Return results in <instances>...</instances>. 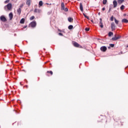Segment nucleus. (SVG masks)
<instances>
[{
  "label": "nucleus",
  "instance_id": "f257e3e1",
  "mask_svg": "<svg viewBox=\"0 0 128 128\" xmlns=\"http://www.w3.org/2000/svg\"><path fill=\"white\" fill-rule=\"evenodd\" d=\"M12 8V4L11 3H8L7 5L5 6L4 9L5 10H10ZM7 8V9H6Z\"/></svg>",
  "mask_w": 128,
  "mask_h": 128
},
{
  "label": "nucleus",
  "instance_id": "f03ea898",
  "mask_svg": "<svg viewBox=\"0 0 128 128\" xmlns=\"http://www.w3.org/2000/svg\"><path fill=\"white\" fill-rule=\"evenodd\" d=\"M61 10H64V12H68V8H66L64 3L62 2L61 3Z\"/></svg>",
  "mask_w": 128,
  "mask_h": 128
},
{
  "label": "nucleus",
  "instance_id": "7ed1b4c3",
  "mask_svg": "<svg viewBox=\"0 0 128 128\" xmlns=\"http://www.w3.org/2000/svg\"><path fill=\"white\" fill-rule=\"evenodd\" d=\"M29 26L32 28H36V21L32 22L30 24Z\"/></svg>",
  "mask_w": 128,
  "mask_h": 128
},
{
  "label": "nucleus",
  "instance_id": "20e7f679",
  "mask_svg": "<svg viewBox=\"0 0 128 128\" xmlns=\"http://www.w3.org/2000/svg\"><path fill=\"white\" fill-rule=\"evenodd\" d=\"M0 20L4 22H6V18H5L4 16L2 15L0 16Z\"/></svg>",
  "mask_w": 128,
  "mask_h": 128
},
{
  "label": "nucleus",
  "instance_id": "39448f33",
  "mask_svg": "<svg viewBox=\"0 0 128 128\" xmlns=\"http://www.w3.org/2000/svg\"><path fill=\"white\" fill-rule=\"evenodd\" d=\"M120 38H122V36L118 35L117 37H113L112 38V40H120Z\"/></svg>",
  "mask_w": 128,
  "mask_h": 128
},
{
  "label": "nucleus",
  "instance_id": "423d86ee",
  "mask_svg": "<svg viewBox=\"0 0 128 128\" xmlns=\"http://www.w3.org/2000/svg\"><path fill=\"white\" fill-rule=\"evenodd\" d=\"M111 28H112V32H114V30H116V24L114 22L111 24Z\"/></svg>",
  "mask_w": 128,
  "mask_h": 128
},
{
  "label": "nucleus",
  "instance_id": "0eeeda50",
  "mask_svg": "<svg viewBox=\"0 0 128 128\" xmlns=\"http://www.w3.org/2000/svg\"><path fill=\"white\" fill-rule=\"evenodd\" d=\"M73 46H74L75 48H82V46L80 45V44H78V43L76 42H74L73 43Z\"/></svg>",
  "mask_w": 128,
  "mask_h": 128
},
{
  "label": "nucleus",
  "instance_id": "6e6552de",
  "mask_svg": "<svg viewBox=\"0 0 128 128\" xmlns=\"http://www.w3.org/2000/svg\"><path fill=\"white\" fill-rule=\"evenodd\" d=\"M107 50L106 46H102L100 48V50H102V52H106Z\"/></svg>",
  "mask_w": 128,
  "mask_h": 128
},
{
  "label": "nucleus",
  "instance_id": "1a4fd4ad",
  "mask_svg": "<svg viewBox=\"0 0 128 128\" xmlns=\"http://www.w3.org/2000/svg\"><path fill=\"white\" fill-rule=\"evenodd\" d=\"M41 12H42V10L40 9L35 8L34 10V12H38V14H40Z\"/></svg>",
  "mask_w": 128,
  "mask_h": 128
},
{
  "label": "nucleus",
  "instance_id": "9d476101",
  "mask_svg": "<svg viewBox=\"0 0 128 128\" xmlns=\"http://www.w3.org/2000/svg\"><path fill=\"white\" fill-rule=\"evenodd\" d=\"M30 4H32V0H26V4L30 6Z\"/></svg>",
  "mask_w": 128,
  "mask_h": 128
},
{
  "label": "nucleus",
  "instance_id": "9b49d317",
  "mask_svg": "<svg viewBox=\"0 0 128 128\" xmlns=\"http://www.w3.org/2000/svg\"><path fill=\"white\" fill-rule=\"evenodd\" d=\"M9 18L10 20H12V18H14V14H12V12H11L9 14Z\"/></svg>",
  "mask_w": 128,
  "mask_h": 128
},
{
  "label": "nucleus",
  "instance_id": "f8f14e48",
  "mask_svg": "<svg viewBox=\"0 0 128 128\" xmlns=\"http://www.w3.org/2000/svg\"><path fill=\"white\" fill-rule=\"evenodd\" d=\"M113 4H114V8H116L118 6V2H116V0H114L113 1Z\"/></svg>",
  "mask_w": 128,
  "mask_h": 128
},
{
  "label": "nucleus",
  "instance_id": "ddd939ff",
  "mask_svg": "<svg viewBox=\"0 0 128 128\" xmlns=\"http://www.w3.org/2000/svg\"><path fill=\"white\" fill-rule=\"evenodd\" d=\"M80 9L81 12H84V7L82 6V3L80 4Z\"/></svg>",
  "mask_w": 128,
  "mask_h": 128
},
{
  "label": "nucleus",
  "instance_id": "4468645a",
  "mask_svg": "<svg viewBox=\"0 0 128 128\" xmlns=\"http://www.w3.org/2000/svg\"><path fill=\"white\" fill-rule=\"evenodd\" d=\"M122 22H124V24H128V20L126 18H124L122 20Z\"/></svg>",
  "mask_w": 128,
  "mask_h": 128
},
{
  "label": "nucleus",
  "instance_id": "2eb2a0df",
  "mask_svg": "<svg viewBox=\"0 0 128 128\" xmlns=\"http://www.w3.org/2000/svg\"><path fill=\"white\" fill-rule=\"evenodd\" d=\"M17 12L18 14L20 15L22 13V9L20 8H19L17 10Z\"/></svg>",
  "mask_w": 128,
  "mask_h": 128
},
{
  "label": "nucleus",
  "instance_id": "dca6fc26",
  "mask_svg": "<svg viewBox=\"0 0 128 128\" xmlns=\"http://www.w3.org/2000/svg\"><path fill=\"white\" fill-rule=\"evenodd\" d=\"M25 20H26V19H24V18H22L20 20V24H24Z\"/></svg>",
  "mask_w": 128,
  "mask_h": 128
},
{
  "label": "nucleus",
  "instance_id": "f3484780",
  "mask_svg": "<svg viewBox=\"0 0 128 128\" xmlns=\"http://www.w3.org/2000/svg\"><path fill=\"white\" fill-rule=\"evenodd\" d=\"M72 20H74V18H70V17L68 18V21L69 22H72Z\"/></svg>",
  "mask_w": 128,
  "mask_h": 128
},
{
  "label": "nucleus",
  "instance_id": "a211bd4d",
  "mask_svg": "<svg viewBox=\"0 0 128 128\" xmlns=\"http://www.w3.org/2000/svg\"><path fill=\"white\" fill-rule=\"evenodd\" d=\"M68 30H72V28H74V26L72 25H70L68 26Z\"/></svg>",
  "mask_w": 128,
  "mask_h": 128
},
{
  "label": "nucleus",
  "instance_id": "6ab92c4d",
  "mask_svg": "<svg viewBox=\"0 0 128 128\" xmlns=\"http://www.w3.org/2000/svg\"><path fill=\"white\" fill-rule=\"evenodd\" d=\"M114 35V33L112 32H108V36H112Z\"/></svg>",
  "mask_w": 128,
  "mask_h": 128
},
{
  "label": "nucleus",
  "instance_id": "aec40b11",
  "mask_svg": "<svg viewBox=\"0 0 128 128\" xmlns=\"http://www.w3.org/2000/svg\"><path fill=\"white\" fill-rule=\"evenodd\" d=\"M42 4H44V2H42V1L40 0L39 2V6H42Z\"/></svg>",
  "mask_w": 128,
  "mask_h": 128
},
{
  "label": "nucleus",
  "instance_id": "412c9836",
  "mask_svg": "<svg viewBox=\"0 0 128 128\" xmlns=\"http://www.w3.org/2000/svg\"><path fill=\"white\" fill-rule=\"evenodd\" d=\"M83 15L84 16V18H87V20H90V18L88 16H86L84 13H83Z\"/></svg>",
  "mask_w": 128,
  "mask_h": 128
},
{
  "label": "nucleus",
  "instance_id": "4be33fe9",
  "mask_svg": "<svg viewBox=\"0 0 128 128\" xmlns=\"http://www.w3.org/2000/svg\"><path fill=\"white\" fill-rule=\"evenodd\" d=\"M124 1V0H118V3L120 4H122Z\"/></svg>",
  "mask_w": 128,
  "mask_h": 128
},
{
  "label": "nucleus",
  "instance_id": "5701e85b",
  "mask_svg": "<svg viewBox=\"0 0 128 128\" xmlns=\"http://www.w3.org/2000/svg\"><path fill=\"white\" fill-rule=\"evenodd\" d=\"M106 2H108V0H103V4H106Z\"/></svg>",
  "mask_w": 128,
  "mask_h": 128
},
{
  "label": "nucleus",
  "instance_id": "b1692460",
  "mask_svg": "<svg viewBox=\"0 0 128 128\" xmlns=\"http://www.w3.org/2000/svg\"><path fill=\"white\" fill-rule=\"evenodd\" d=\"M120 8L121 10H124V5H122L120 7Z\"/></svg>",
  "mask_w": 128,
  "mask_h": 128
},
{
  "label": "nucleus",
  "instance_id": "393cba45",
  "mask_svg": "<svg viewBox=\"0 0 128 128\" xmlns=\"http://www.w3.org/2000/svg\"><path fill=\"white\" fill-rule=\"evenodd\" d=\"M114 22H115V23L116 24H118V20H116V18H114Z\"/></svg>",
  "mask_w": 128,
  "mask_h": 128
},
{
  "label": "nucleus",
  "instance_id": "a878e982",
  "mask_svg": "<svg viewBox=\"0 0 128 128\" xmlns=\"http://www.w3.org/2000/svg\"><path fill=\"white\" fill-rule=\"evenodd\" d=\"M30 20H34V16H32L30 18Z\"/></svg>",
  "mask_w": 128,
  "mask_h": 128
},
{
  "label": "nucleus",
  "instance_id": "bb28decb",
  "mask_svg": "<svg viewBox=\"0 0 128 128\" xmlns=\"http://www.w3.org/2000/svg\"><path fill=\"white\" fill-rule=\"evenodd\" d=\"M110 20H111V22H114V16H112L110 17Z\"/></svg>",
  "mask_w": 128,
  "mask_h": 128
},
{
  "label": "nucleus",
  "instance_id": "cd10ccee",
  "mask_svg": "<svg viewBox=\"0 0 128 128\" xmlns=\"http://www.w3.org/2000/svg\"><path fill=\"white\" fill-rule=\"evenodd\" d=\"M48 74H50L52 76V71H48Z\"/></svg>",
  "mask_w": 128,
  "mask_h": 128
},
{
  "label": "nucleus",
  "instance_id": "c85d7f7f",
  "mask_svg": "<svg viewBox=\"0 0 128 128\" xmlns=\"http://www.w3.org/2000/svg\"><path fill=\"white\" fill-rule=\"evenodd\" d=\"M110 48H114V44H110Z\"/></svg>",
  "mask_w": 128,
  "mask_h": 128
},
{
  "label": "nucleus",
  "instance_id": "c756f323",
  "mask_svg": "<svg viewBox=\"0 0 128 128\" xmlns=\"http://www.w3.org/2000/svg\"><path fill=\"white\" fill-rule=\"evenodd\" d=\"M24 7V4H21L20 6H19V8H22Z\"/></svg>",
  "mask_w": 128,
  "mask_h": 128
},
{
  "label": "nucleus",
  "instance_id": "7c9ffc66",
  "mask_svg": "<svg viewBox=\"0 0 128 128\" xmlns=\"http://www.w3.org/2000/svg\"><path fill=\"white\" fill-rule=\"evenodd\" d=\"M85 30H86V32H88V31L90 30V28H85Z\"/></svg>",
  "mask_w": 128,
  "mask_h": 128
},
{
  "label": "nucleus",
  "instance_id": "2f4dec72",
  "mask_svg": "<svg viewBox=\"0 0 128 128\" xmlns=\"http://www.w3.org/2000/svg\"><path fill=\"white\" fill-rule=\"evenodd\" d=\"M100 22L99 24H102V18H100Z\"/></svg>",
  "mask_w": 128,
  "mask_h": 128
},
{
  "label": "nucleus",
  "instance_id": "473e14b6",
  "mask_svg": "<svg viewBox=\"0 0 128 128\" xmlns=\"http://www.w3.org/2000/svg\"><path fill=\"white\" fill-rule=\"evenodd\" d=\"M111 11H112V9L110 8H109V10L108 12V14H110V12Z\"/></svg>",
  "mask_w": 128,
  "mask_h": 128
},
{
  "label": "nucleus",
  "instance_id": "72a5a7b5",
  "mask_svg": "<svg viewBox=\"0 0 128 128\" xmlns=\"http://www.w3.org/2000/svg\"><path fill=\"white\" fill-rule=\"evenodd\" d=\"M10 2V0H6V1H4V4H8V2Z\"/></svg>",
  "mask_w": 128,
  "mask_h": 128
},
{
  "label": "nucleus",
  "instance_id": "f704fd0d",
  "mask_svg": "<svg viewBox=\"0 0 128 128\" xmlns=\"http://www.w3.org/2000/svg\"><path fill=\"white\" fill-rule=\"evenodd\" d=\"M100 26L102 28H104V24H102H102H100Z\"/></svg>",
  "mask_w": 128,
  "mask_h": 128
},
{
  "label": "nucleus",
  "instance_id": "c9c22d12",
  "mask_svg": "<svg viewBox=\"0 0 128 128\" xmlns=\"http://www.w3.org/2000/svg\"><path fill=\"white\" fill-rule=\"evenodd\" d=\"M109 8H110L112 10V5H110Z\"/></svg>",
  "mask_w": 128,
  "mask_h": 128
},
{
  "label": "nucleus",
  "instance_id": "e433bc0d",
  "mask_svg": "<svg viewBox=\"0 0 128 128\" xmlns=\"http://www.w3.org/2000/svg\"><path fill=\"white\" fill-rule=\"evenodd\" d=\"M59 36H64L61 32L58 33Z\"/></svg>",
  "mask_w": 128,
  "mask_h": 128
},
{
  "label": "nucleus",
  "instance_id": "4c0bfd02",
  "mask_svg": "<svg viewBox=\"0 0 128 128\" xmlns=\"http://www.w3.org/2000/svg\"><path fill=\"white\" fill-rule=\"evenodd\" d=\"M102 10H106V8L104 7V8H102Z\"/></svg>",
  "mask_w": 128,
  "mask_h": 128
},
{
  "label": "nucleus",
  "instance_id": "58836bf2",
  "mask_svg": "<svg viewBox=\"0 0 128 128\" xmlns=\"http://www.w3.org/2000/svg\"><path fill=\"white\" fill-rule=\"evenodd\" d=\"M28 26H24V27H23V28H26V27Z\"/></svg>",
  "mask_w": 128,
  "mask_h": 128
},
{
  "label": "nucleus",
  "instance_id": "ea45409f",
  "mask_svg": "<svg viewBox=\"0 0 128 128\" xmlns=\"http://www.w3.org/2000/svg\"><path fill=\"white\" fill-rule=\"evenodd\" d=\"M50 14H52V12H48V16H50Z\"/></svg>",
  "mask_w": 128,
  "mask_h": 128
},
{
  "label": "nucleus",
  "instance_id": "a19ab883",
  "mask_svg": "<svg viewBox=\"0 0 128 128\" xmlns=\"http://www.w3.org/2000/svg\"><path fill=\"white\" fill-rule=\"evenodd\" d=\"M98 16H100V12H99L98 13Z\"/></svg>",
  "mask_w": 128,
  "mask_h": 128
},
{
  "label": "nucleus",
  "instance_id": "79ce46f5",
  "mask_svg": "<svg viewBox=\"0 0 128 128\" xmlns=\"http://www.w3.org/2000/svg\"><path fill=\"white\" fill-rule=\"evenodd\" d=\"M14 36H16V34H14Z\"/></svg>",
  "mask_w": 128,
  "mask_h": 128
},
{
  "label": "nucleus",
  "instance_id": "37998d69",
  "mask_svg": "<svg viewBox=\"0 0 128 128\" xmlns=\"http://www.w3.org/2000/svg\"><path fill=\"white\" fill-rule=\"evenodd\" d=\"M108 48H110V46L108 47Z\"/></svg>",
  "mask_w": 128,
  "mask_h": 128
},
{
  "label": "nucleus",
  "instance_id": "c03bdc74",
  "mask_svg": "<svg viewBox=\"0 0 128 128\" xmlns=\"http://www.w3.org/2000/svg\"><path fill=\"white\" fill-rule=\"evenodd\" d=\"M77 0L78 2V1H80V0Z\"/></svg>",
  "mask_w": 128,
  "mask_h": 128
},
{
  "label": "nucleus",
  "instance_id": "a18cd8bd",
  "mask_svg": "<svg viewBox=\"0 0 128 128\" xmlns=\"http://www.w3.org/2000/svg\"><path fill=\"white\" fill-rule=\"evenodd\" d=\"M20 84H22V82H20Z\"/></svg>",
  "mask_w": 128,
  "mask_h": 128
},
{
  "label": "nucleus",
  "instance_id": "49530a36",
  "mask_svg": "<svg viewBox=\"0 0 128 128\" xmlns=\"http://www.w3.org/2000/svg\"><path fill=\"white\" fill-rule=\"evenodd\" d=\"M91 22H93V20H91Z\"/></svg>",
  "mask_w": 128,
  "mask_h": 128
},
{
  "label": "nucleus",
  "instance_id": "de8ad7c7",
  "mask_svg": "<svg viewBox=\"0 0 128 128\" xmlns=\"http://www.w3.org/2000/svg\"><path fill=\"white\" fill-rule=\"evenodd\" d=\"M26 88H28V86H26Z\"/></svg>",
  "mask_w": 128,
  "mask_h": 128
},
{
  "label": "nucleus",
  "instance_id": "09e8293b",
  "mask_svg": "<svg viewBox=\"0 0 128 128\" xmlns=\"http://www.w3.org/2000/svg\"><path fill=\"white\" fill-rule=\"evenodd\" d=\"M14 123L12 124H14Z\"/></svg>",
  "mask_w": 128,
  "mask_h": 128
}]
</instances>
